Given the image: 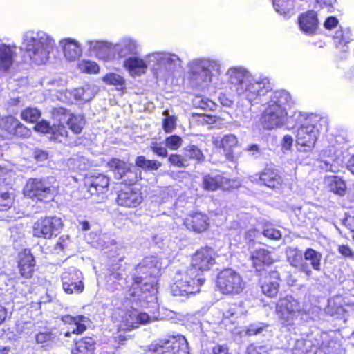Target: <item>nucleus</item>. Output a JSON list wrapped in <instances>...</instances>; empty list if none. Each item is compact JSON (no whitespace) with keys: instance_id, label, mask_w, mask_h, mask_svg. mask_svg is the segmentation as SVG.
Instances as JSON below:
<instances>
[{"instance_id":"obj_49","label":"nucleus","mask_w":354,"mask_h":354,"mask_svg":"<svg viewBox=\"0 0 354 354\" xmlns=\"http://www.w3.org/2000/svg\"><path fill=\"white\" fill-rule=\"evenodd\" d=\"M266 328L267 326L262 324H250L246 330V334L249 336L256 335L261 333Z\"/></svg>"},{"instance_id":"obj_64","label":"nucleus","mask_w":354,"mask_h":354,"mask_svg":"<svg viewBox=\"0 0 354 354\" xmlns=\"http://www.w3.org/2000/svg\"><path fill=\"white\" fill-rule=\"evenodd\" d=\"M259 232L254 229H251L245 232V237L246 239H248L250 241L254 240V238L257 236Z\"/></svg>"},{"instance_id":"obj_42","label":"nucleus","mask_w":354,"mask_h":354,"mask_svg":"<svg viewBox=\"0 0 354 354\" xmlns=\"http://www.w3.org/2000/svg\"><path fill=\"white\" fill-rule=\"evenodd\" d=\"M18 121L12 116H7L1 119L0 124L3 129L12 134L16 125H19Z\"/></svg>"},{"instance_id":"obj_29","label":"nucleus","mask_w":354,"mask_h":354,"mask_svg":"<svg viewBox=\"0 0 354 354\" xmlns=\"http://www.w3.org/2000/svg\"><path fill=\"white\" fill-rule=\"evenodd\" d=\"M94 340L91 337H84L76 342L72 349V354H92L94 349Z\"/></svg>"},{"instance_id":"obj_54","label":"nucleus","mask_w":354,"mask_h":354,"mask_svg":"<svg viewBox=\"0 0 354 354\" xmlns=\"http://www.w3.org/2000/svg\"><path fill=\"white\" fill-rule=\"evenodd\" d=\"M239 308L236 304H232L229 306V308L223 313V317L225 319L237 317L239 313Z\"/></svg>"},{"instance_id":"obj_5","label":"nucleus","mask_w":354,"mask_h":354,"mask_svg":"<svg viewBox=\"0 0 354 354\" xmlns=\"http://www.w3.org/2000/svg\"><path fill=\"white\" fill-rule=\"evenodd\" d=\"M162 263L155 256L144 258L135 268L133 281L136 284L143 283L145 290H155L156 279L160 276Z\"/></svg>"},{"instance_id":"obj_23","label":"nucleus","mask_w":354,"mask_h":354,"mask_svg":"<svg viewBox=\"0 0 354 354\" xmlns=\"http://www.w3.org/2000/svg\"><path fill=\"white\" fill-rule=\"evenodd\" d=\"M35 266L34 257L29 251L25 250L19 254V268L21 276L25 278L32 277Z\"/></svg>"},{"instance_id":"obj_4","label":"nucleus","mask_w":354,"mask_h":354,"mask_svg":"<svg viewBox=\"0 0 354 354\" xmlns=\"http://www.w3.org/2000/svg\"><path fill=\"white\" fill-rule=\"evenodd\" d=\"M171 292L174 296H183L195 294L200 291V287L205 282V279L198 277L193 268L178 270L173 279Z\"/></svg>"},{"instance_id":"obj_26","label":"nucleus","mask_w":354,"mask_h":354,"mask_svg":"<svg viewBox=\"0 0 354 354\" xmlns=\"http://www.w3.org/2000/svg\"><path fill=\"white\" fill-rule=\"evenodd\" d=\"M213 143L216 147L222 148L226 151V156L228 159L232 158V149L238 144L236 137L233 134L225 136L223 138H213Z\"/></svg>"},{"instance_id":"obj_33","label":"nucleus","mask_w":354,"mask_h":354,"mask_svg":"<svg viewBox=\"0 0 354 354\" xmlns=\"http://www.w3.org/2000/svg\"><path fill=\"white\" fill-rule=\"evenodd\" d=\"M138 313L136 311L126 313L124 319L118 326V330H130L133 328H138V319L136 317Z\"/></svg>"},{"instance_id":"obj_53","label":"nucleus","mask_w":354,"mask_h":354,"mask_svg":"<svg viewBox=\"0 0 354 354\" xmlns=\"http://www.w3.org/2000/svg\"><path fill=\"white\" fill-rule=\"evenodd\" d=\"M112 85L117 86L118 91H122L125 88L124 78L119 75L112 73Z\"/></svg>"},{"instance_id":"obj_35","label":"nucleus","mask_w":354,"mask_h":354,"mask_svg":"<svg viewBox=\"0 0 354 354\" xmlns=\"http://www.w3.org/2000/svg\"><path fill=\"white\" fill-rule=\"evenodd\" d=\"M136 165L137 167L142 168L145 170L153 171L158 170L162 164L158 160H147L145 156H140L136 160Z\"/></svg>"},{"instance_id":"obj_37","label":"nucleus","mask_w":354,"mask_h":354,"mask_svg":"<svg viewBox=\"0 0 354 354\" xmlns=\"http://www.w3.org/2000/svg\"><path fill=\"white\" fill-rule=\"evenodd\" d=\"M342 297L337 295L328 301L327 313L333 315L334 314H341L343 311Z\"/></svg>"},{"instance_id":"obj_6","label":"nucleus","mask_w":354,"mask_h":354,"mask_svg":"<svg viewBox=\"0 0 354 354\" xmlns=\"http://www.w3.org/2000/svg\"><path fill=\"white\" fill-rule=\"evenodd\" d=\"M181 64V59L175 54L155 52L144 59L136 55L129 57L124 61V66H180Z\"/></svg>"},{"instance_id":"obj_45","label":"nucleus","mask_w":354,"mask_h":354,"mask_svg":"<svg viewBox=\"0 0 354 354\" xmlns=\"http://www.w3.org/2000/svg\"><path fill=\"white\" fill-rule=\"evenodd\" d=\"M55 336L51 332H41L36 335L35 339L37 344L48 345V344L53 341Z\"/></svg>"},{"instance_id":"obj_1","label":"nucleus","mask_w":354,"mask_h":354,"mask_svg":"<svg viewBox=\"0 0 354 354\" xmlns=\"http://www.w3.org/2000/svg\"><path fill=\"white\" fill-rule=\"evenodd\" d=\"M227 74L229 76V81L237 86V94L250 103L272 88L268 78L254 80L244 68H230Z\"/></svg>"},{"instance_id":"obj_20","label":"nucleus","mask_w":354,"mask_h":354,"mask_svg":"<svg viewBox=\"0 0 354 354\" xmlns=\"http://www.w3.org/2000/svg\"><path fill=\"white\" fill-rule=\"evenodd\" d=\"M186 227L195 232H202L207 230L209 223L205 214L196 212L189 214L184 221Z\"/></svg>"},{"instance_id":"obj_50","label":"nucleus","mask_w":354,"mask_h":354,"mask_svg":"<svg viewBox=\"0 0 354 354\" xmlns=\"http://www.w3.org/2000/svg\"><path fill=\"white\" fill-rule=\"evenodd\" d=\"M263 234L264 236L272 240H279L281 237V232L272 227L265 228L263 231Z\"/></svg>"},{"instance_id":"obj_60","label":"nucleus","mask_w":354,"mask_h":354,"mask_svg":"<svg viewBox=\"0 0 354 354\" xmlns=\"http://www.w3.org/2000/svg\"><path fill=\"white\" fill-rule=\"evenodd\" d=\"M247 150L252 152V155L256 158L259 157L262 153V150L259 148V145L256 144L249 146Z\"/></svg>"},{"instance_id":"obj_34","label":"nucleus","mask_w":354,"mask_h":354,"mask_svg":"<svg viewBox=\"0 0 354 354\" xmlns=\"http://www.w3.org/2000/svg\"><path fill=\"white\" fill-rule=\"evenodd\" d=\"M67 124L74 133L78 134L85 124V119L82 115H70L67 119Z\"/></svg>"},{"instance_id":"obj_3","label":"nucleus","mask_w":354,"mask_h":354,"mask_svg":"<svg viewBox=\"0 0 354 354\" xmlns=\"http://www.w3.org/2000/svg\"><path fill=\"white\" fill-rule=\"evenodd\" d=\"M291 102L290 94L287 91L274 92L261 118L264 127L271 129L281 126L287 115L286 106Z\"/></svg>"},{"instance_id":"obj_51","label":"nucleus","mask_w":354,"mask_h":354,"mask_svg":"<svg viewBox=\"0 0 354 354\" xmlns=\"http://www.w3.org/2000/svg\"><path fill=\"white\" fill-rule=\"evenodd\" d=\"M19 125H16L13 131L12 135L19 137H27L29 136L30 131L20 121H18Z\"/></svg>"},{"instance_id":"obj_58","label":"nucleus","mask_w":354,"mask_h":354,"mask_svg":"<svg viewBox=\"0 0 354 354\" xmlns=\"http://www.w3.org/2000/svg\"><path fill=\"white\" fill-rule=\"evenodd\" d=\"M33 155L35 159L38 162H43L48 158V153L41 149H35Z\"/></svg>"},{"instance_id":"obj_30","label":"nucleus","mask_w":354,"mask_h":354,"mask_svg":"<svg viewBox=\"0 0 354 354\" xmlns=\"http://www.w3.org/2000/svg\"><path fill=\"white\" fill-rule=\"evenodd\" d=\"M329 190L338 195L343 196L346 192V183L339 177L336 176H328L325 179Z\"/></svg>"},{"instance_id":"obj_13","label":"nucleus","mask_w":354,"mask_h":354,"mask_svg":"<svg viewBox=\"0 0 354 354\" xmlns=\"http://www.w3.org/2000/svg\"><path fill=\"white\" fill-rule=\"evenodd\" d=\"M184 344H187L185 337L176 339L173 337L171 339H160L157 343L151 344L144 354H178L180 346Z\"/></svg>"},{"instance_id":"obj_27","label":"nucleus","mask_w":354,"mask_h":354,"mask_svg":"<svg viewBox=\"0 0 354 354\" xmlns=\"http://www.w3.org/2000/svg\"><path fill=\"white\" fill-rule=\"evenodd\" d=\"M17 57L16 46L0 44V66H12Z\"/></svg>"},{"instance_id":"obj_47","label":"nucleus","mask_w":354,"mask_h":354,"mask_svg":"<svg viewBox=\"0 0 354 354\" xmlns=\"http://www.w3.org/2000/svg\"><path fill=\"white\" fill-rule=\"evenodd\" d=\"M163 115H165V118L163 120L162 124L163 129L167 133L171 132L176 127L174 119L169 115L168 111H165L163 112Z\"/></svg>"},{"instance_id":"obj_18","label":"nucleus","mask_w":354,"mask_h":354,"mask_svg":"<svg viewBox=\"0 0 354 354\" xmlns=\"http://www.w3.org/2000/svg\"><path fill=\"white\" fill-rule=\"evenodd\" d=\"M140 193L133 192L130 185H125L124 189L118 192L116 202L119 205L127 207H136L142 201Z\"/></svg>"},{"instance_id":"obj_24","label":"nucleus","mask_w":354,"mask_h":354,"mask_svg":"<svg viewBox=\"0 0 354 354\" xmlns=\"http://www.w3.org/2000/svg\"><path fill=\"white\" fill-rule=\"evenodd\" d=\"M259 180L263 185L271 189L280 188L283 182L277 171L271 168H266L261 172Z\"/></svg>"},{"instance_id":"obj_44","label":"nucleus","mask_w":354,"mask_h":354,"mask_svg":"<svg viewBox=\"0 0 354 354\" xmlns=\"http://www.w3.org/2000/svg\"><path fill=\"white\" fill-rule=\"evenodd\" d=\"M182 138L176 135L169 136L165 139V145L170 149H178L182 145Z\"/></svg>"},{"instance_id":"obj_12","label":"nucleus","mask_w":354,"mask_h":354,"mask_svg":"<svg viewBox=\"0 0 354 354\" xmlns=\"http://www.w3.org/2000/svg\"><path fill=\"white\" fill-rule=\"evenodd\" d=\"M216 253L211 248H203L196 251L192 258L189 268L196 270V274L199 272L209 270L215 264Z\"/></svg>"},{"instance_id":"obj_21","label":"nucleus","mask_w":354,"mask_h":354,"mask_svg":"<svg viewBox=\"0 0 354 354\" xmlns=\"http://www.w3.org/2000/svg\"><path fill=\"white\" fill-rule=\"evenodd\" d=\"M64 57L69 61L79 59L82 55V48L78 42L71 38H65L59 41Z\"/></svg>"},{"instance_id":"obj_59","label":"nucleus","mask_w":354,"mask_h":354,"mask_svg":"<svg viewBox=\"0 0 354 354\" xmlns=\"http://www.w3.org/2000/svg\"><path fill=\"white\" fill-rule=\"evenodd\" d=\"M338 24V20L335 17H329L324 21V27L328 30H331Z\"/></svg>"},{"instance_id":"obj_16","label":"nucleus","mask_w":354,"mask_h":354,"mask_svg":"<svg viewBox=\"0 0 354 354\" xmlns=\"http://www.w3.org/2000/svg\"><path fill=\"white\" fill-rule=\"evenodd\" d=\"M280 275L277 271H272L261 277L259 284L262 292L269 297H275L279 288Z\"/></svg>"},{"instance_id":"obj_2","label":"nucleus","mask_w":354,"mask_h":354,"mask_svg":"<svg viewBox=\"0 0 354 354\" xmlns=\"http://www.w3.org/2000/svg\"><path fill=\"white\" fill-rule=\"evenodd\" d=\"M55 47V41L46 34L37 37L25 36L23 38L21 52V63L41 66L49 59L50 51Z\"/></svg>"},{"instance_id":"obj_43","label":"nucleus","mask_w":354,"mask_h":354,"mask_svg":"<svg viewBox=\"0 0 354 354\" xmlns=\"http://www.w3.org/2000/svg\"><path fill=\"white\" fill-rule=\"evenodd\" d=\"M169 162L174 166L178 167H185L189 165L187 158H185L184 153L181 154H172L169 157Z\"/></svg>"},{"instance_id":"obj_31","label":"nucleus","mask_w":354,"mask_h":354,"mask_svg":"<svg viewBox=\"0 0 354 354\" xmlns=\"http://www.w3.org/2000/svg\"><path fill=\"white\" fill-rule=\"evenodd\" d=\"M91 55L100 59H104L109 55V46L107 43L100 41L91 42L88 48Z\"/></svg>"},{"instance_id":"obj_61","label":"nucleus","mask_w":354,"mask_h":354,"mask_svg":"<svg viewBox=\"0 0 354 354\" xmlns=\"http://www.w3.org/2000/svg\"><path fill=\"white\" fill-rule=\"evenodd\" d=\"M84 94V86L82 88H75L72 91V95L77 100L83 101Z\"/></svg>"},{"instance_id":"obj_32","label":"nucleus","mask_w":354,"mask_h":354,"mask_svg":"<svg viewBox=\"0 0 354 354\" xmlns=\"http://www.w3.org/2000/svg\"><path fill=\"white\" fill-rule=\"evenodd\" d=\"M304 259L309 261L312 268L316 271L321 270L322 254L313 248H308L304 253Z\"/></svg>"},{"instance_id":"obj_41","label":"nucleus","mask_w":354,"mask_h":354,"mask_svg":"<svg viewBox=\"0 0 354 354\" xmlns=\"http://www.w3.org/2000/svg\"><path fill=\"white\" fill-rule=\"evenodd\" d=\"M14 202V195L5 192L0 193V210L4 211L10 209Z\"/></svg>"},{"instance_id":"obj_36","label":"nucleus","mask_w":354,"mask_h":354,"mask_svg":"<svg viewBox=\"0 0 354 354\" xmlns=\"http://www.w3.org/2000/svg\"><path fill=\"white\" fill-rule=\"evenodd\" d=\"M183 153L185 158H187V162H189V160L192 159H195L198 162H202L205 159L202 151L196 145H189L185 147L183 149Z\"/></svg>"},{"instance_id":"obj_14","label":"nucleus","mask_w":354,"mask_h":354,"mask_svg":"<svg viewBox=\"0 0 354 354\" xmlns=\"http://www.w3.org/2000/svg\"><path fill=\"white\" fill-rule=\"evenodd\" d=\"M62 287L68 294L80 293L84 290L82 274L75 268H69L62 274Z\"/></svg>"},{"instance_id":"obj_52","label":"nucleus","mask_w":354,"mask_h":354,"mask_svg":"<svg viewBox=\"0 0 354 354\" xmlns=\"http://www.w3.org/2000/svg\"><path fill=\"white\" fill-rule=\"evenodd\" d=\"M34 129L36 131L41 132L43 133H51L52 127L49 125V123L45 120H42L38 122L35 127Z\"/></svg>"},{"instance_id":"obj_63","label":"nucleus","mask_w":354,"mask_h":354,"mask_svg":"<svg viewBox=\"0 0 354 354\" xmlns=\"http://www.w3.org/2000/svg\"><path fill=\"white\" fill-rule=\"evenodd\" d=\"M283 147L286 149H290L293 142V138L291 136L286 135L283 137Z\"/></svg>"},{"instance_id":"obj_62","label":"nucleus","mask_w":354,"mask_h":354,"mask_svg":"<svg viewBox=\"0 0 354 354\" xmlns=\"http://www.w3.org/2000/svg\"><path fill=\"white\" fill-rule=\"evenodd\" d=\"M214 354H230L228 352V348L222 345H217L213 348Z\"/></svg>"},{"instance_id":"obj_39","label":"nucleus","mask_w":354,"mask_h":354,"mask_svg":"<svg viewBox=\"0 0 354 354\" xmlns=\"http://www.w3.org/2000/svg\"><path fill=\"white\" fill-rule=\"evenodd\" d=\"M41 113L36 108H26L21 113V118L22 120L28 122H35L40 118Z\"/></svg>"},{"instance_id":"obj_28","label":"nucleus","mask_w":354,"mask_h":354,"mask_svg":"<svg viewBox=\"0 0 354 354\" xmlns=\"http://www.w3.org/2000/svg\"><path fill=\"white\" fill-rule=\"evenodd\" d=\"M227 179L220 175L212 176L206 174L203 177V188L207 191H216L218 189L224 187Z\"/></svg>"},{"instance_id":"obj_46","label":"nucleus","mask_w":354,"mask_h":354,"mask_svg":"<svg viewBox=\"0 0 354 354\" xmlns=\"http://www.w3.org/2000/svg\"><path fill=\"white\" fill-rule=\"evenodd\" d=\"M84 94L83 102H88L93 99L98 91V88L95 85H85L84 86Z\"/></svg>"},{"instance_id":"obj_15","label":"nucleus","mask_w":354,"mask_h":354,"mask_svg":"<svg viewBox=\"0 0 354 354\" xmlns=\"http://www.w3.org/2000/svg\"><path fill=\"white\" fill-rule=\"evenodd\" d=\"M112 173L116 180H122L121 184L131 185L138 180L136 172L131 170L127 163L118 159H112Z\"/></svg>"},{"instance_id":"obj_17","label":"nucleus","mask_w":354,"mask_h":354,"mask_svg":"<svg viewBox=\"0 0 354 354\" xmlns=\"http://www.w3.org/2000/svg\"><path fill=\"white\" fill-rule=\"evenodd\" d=\"M288 261L290 264L304 272L308 277H311L313 272L309 265L304 261V254L295 248H288L286 250Z\"/></svg>"},{"instance_id":"obj_19","label":"nucleus","mask_w":354,"mask_h":354,"mask_svg":"<svg viewBox=\"0 0 354 354\" xmlns=\"http://www.w3.org/2000/svg\"><path fill=\"white\" fill-rule=\"evenodd\" d=\"M300 29L306 34H315L318 28L317 15L314 10H307L298 18Z\"/></svg>"},{"instance_id":"obj_9","label":"nucleus","mask_w":354,"mask_h":354,"mask_svg":"<svg viewBox=\"0 0 354 354\" xmlns=\"http://www.w3.org/2000/svg\"><path fill=\"white\" fill-rule=\"evenodd\" d=\"M217 286L224 294H239L244 289L245 283L239 273L225 269L218 274Z\"/></svg>"},{"instance_id":"obj_55","label":"nucleus","mask_w":354,"mask_h":354,"mask_svg":"<svg viewBox=\"0 0 354 354\" xmlns=\"http://www.w3.org/2000/svg\"><path fill=\"white\" fill-rule=\"evenodd\" d=\"M150 148L151 151L158 156L166 157L167 156V151L166 148L157 143H153Z\"/></svg>"},{"instance_id":"obj_38","label":"nucleus","mask_w":354,"mask_h":354,"mask_svg":"<svg viewBox=\"0 0 354 354\" xmlns=\"http://www.w3.org/2000/svg\"><path fill=\"white\" fill-rule=\"evenodd\" d=\"M109 185V179L106 176H99L95 178L92 182L91 187L89 188V192L93 194V189L95 191H99L100 192H103L104 189H107Z\"/></svg>"},{"instance_id":"obj_40","label":"nucleus","mask_w":354,"mask_h":354,"mask_svg":"<svg viewBox=\"0 0 354 354\" xmlns=\"http://www.w3.org/2000/svg\"><path fill=\"white\" fill-rule=\"evenodd\" d=\"M51 133L53 135V139L59 142H65L68 136V131L62 124L52 126Z\"/></svg>"},{"instance_id":"obj_10","label":"nucleus","mask_w":354,"mask_h":354,"mask_svg":"<svg viewBox=\"0 0 354 354\" xmlns=\"http://www.w3.org/2000/svg\"><path fill=\"white\" fill-rule=\"evenodd\" d=\"M61 218L56 216L45 217L37 221L32 227L34 236L44 239H50L56 236L62 227Z\"/></svg>"},{"instance_id":"obj_22","label":"nucleus","mask_w":354,"mask_h":354,"mask_svg":"<svg viewBox=\"0 0 354 354\" xmlns=\"http://www.w3.org/2000/svg\"><path fill=\"white\" fill-rule=\"evenodd\" d=\"M250 259L257 271H261L264 266H270L273 263L270 252L264 248L252 252Z\"/></svg>"},{"instance_id":"obj_25","label":"nucleus","mask_w":354,"mask_h":354,"mask_svg":"<svg viewBox=\"0 0 354 354\" xmlns=\"http://www.w3.org/2000/svg\"><path fill=\"white\" fill-rule=\"evenodd\" d=\"M62 320L66 323L71 325V333L81 334L86 330L85 323L87 322L88 318L83 315H78L76 317H73L71 315H64L62 317ZM70 332L68 331L66 333L65 335L66 337L69 336Z\"/></svg>"},{"instance_id":"obj_7","label":"nucleus","mask_w":354,"mask_h":354,"mask_svg":"<svg viewBox=\"0 0 354 354\" xmlns=\"http://www.w3.org/2000/svg\"><path fill=\"white\" fill-rule=\"evenodd\" d=\"M24 195L32 200L50 201L54 195V190L47 180L32 178L27 180L24 189Z\"/></svg>"},{"instance_id":"obj_57","label":"nucleus","mask_w":354,"mask_h":354,"mask_svg":"<svg viewBox=\"0 0 354 354\" xmlns=\"http://www.w3.org/2000/svg\"><path fill=\"white\" fill-rule=\"evenodd\" d=\"M338 251L344 257L351 259L354 258V252L351 250V248L348 245H339L338 248Z\"/></svg>"},{"instance_id":"obj_48","label":"nucleus","mask_w":354,"mask_h":354,"mask_svg":"<svg viewBox=\"0 0 354 354\" xmlns=\"http://www.w3.org/2000/svg\"><path fill=\"white\" fill-rule=\"evenodd\" d=\"M218 64L214 60L206 58H199L193 60L189 66H216Z\"/></svg>"},{"instance_id":"obj_56","label":"nucleus","mask_w":354,"mask_h":354,"mask_svg":"<svg viewBox=\"0 0 354 354\" xmlns=\"http://www.w3.org/2000/svg\"><path fill=\"white\" fill-rule=\"evenodd\" d=\"M335 38L338 39L339 44L344 45L348 44L351 40L348 33L344 34L342 30L336 31Z\"/></svg>"},{"instance_id":"obj_8","label":"nucleus","mask_w":354,"mask_h":354,"mask_svg":"<svg viewBox=\"0 0 354 354\" xmlns=\"http://www.w3.org/2000/svg\"><path fill=\"white\" fill-rule=\"evenodd\" d=\"M302 310L301 304L291 295L279 299L276 306V313L283 324L290 325Z\"/></svg>"},{"instance_id":"obj_11","label":"nucleus","mask_w":354,"mask_h":354,"mask_svg":"<svg viewBox=\"0 0 354 354\" xmlns=\"http://www.w3.org/2000/svg\"><path fill=\"white\" fill-rule=\"evenodd\" d=\"M318 130L313 125L300 127L296 135V143L298 150L301 151H310L315 145L318 138Z\"/></svg>"}]
</instances>
